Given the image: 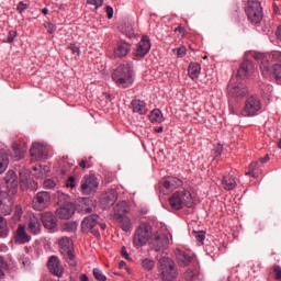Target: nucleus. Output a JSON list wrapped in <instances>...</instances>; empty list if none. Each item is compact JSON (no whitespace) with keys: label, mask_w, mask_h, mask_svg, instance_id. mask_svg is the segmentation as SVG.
Instances as JSON below:
<instances>
[{"label":"nucleus","mask_w":281,"mask_h":281,"mask_svg":"<svg viewBox=\"0 0 281 281\" xmlns=\"http://www.w3.org/2000/svg\"><path fill=\"white\" fill-rule=\"evenodd\" d=\"M112 80L117 85V87H122V89H128V87H133V68L130 64L120 65L112 74Z\"/></svg>","instance_id":"1"},{"label":"nucleus","mask_w":281,"mask_h":281,"mask_svg":"<svg viewBox=\"0 0 281 281\" xmlns=\"http://www.w3.org/2000/svg\"><path fill=\"white\" fill-rule=\"evenodd\" d=\"M169 205L171 210H183V207H192L194 205V200L192 199V193L189 190L182 189L176 191L169 198Z\"/></svg>","instance_id":"2"},{"label":"nucleus","mask_w":281,"mask_h":281,"mask_svg":"<svg viewBox=\"0 0 281 281\" xmlns=\"http://www.w3.org/2000/svg\"><path fill=\"white\" fill-rule=\"evenodd\" d=\"M153 226L148 222H140L133 235L134 247H144L153 238Z\"/></svg>","instance_id":"3"},{"label":"nucleus","mask_w":281,"mask_h":281,"mask_svg":"<svg viewBox=\"0 0 281 281\" xmlns=\"http://www.w3.org/2000/svg\"><path fill=\"white\" fill-rule=\"evenodd\" d=\"M158 273L161 281H172L177 278V266L175 261L168 257L159 259Z\"/></svg>","instance_id":"4"},{"label":"nucleus","mask_w":281,"mask_h":281,"mask_svg":"<svg viewBox=\"0 0 281 281\" xmlns=\"http://www.w3.org/2000/svg\"><path fill=\"white\" fill-rule=\"evenodd\" d=\"M245 14L247 15V19L250 21V23H260L265 16L260 1L248 0L245 5Z\"/></svg>","instance_id":"5"},{"label":"nucleus","mask_w":281,"mask_h":281,"mask_svg":"<svg viewBox=\"0 0 281 281\" xmlns=\"http://www.w3.org/2000/svg\"><path fill=\"white\" fill-rule=\"evenodd\" d=\"M59 251L67 260L70 267H76L78 262L76 261V255L74 254V240L69 237H61L58 240Z\"/></svg>","instance_id":"6"},{"label":"nucleus","mask_w":281,"mask_h":281,"mask_svg":"<svg viewBox=\"0 0 281 281\" xmlns=\"http://www.w3.org/2000/svg\"><path fill=\"white\" fill-rule=\"evenodd\" d=\"M98 188H100V180L93 175H86L80 182V192L85 196H91V194H95L98 192Z\"/></svg>","instance_id":"7"},{"label":"nucleus","mask_w":281,"mask_h":281,"mask_svg":"<svg viewBox=\"0 0 281 281\" xmlns=\"http://www.w3.org/2000/svg\"><path fill=\"white\" fill-rule=\"evenodd\" d=\"M183 186V181L177 177L169 176L167 178H164L158 183V190L160 194H170V192H173V190H177V188H181Z\"/></svg>","instance_id":"8"},{"label":"nucleus","mask_w":281,"mask_h":281,"mask_svg":"<svg viewBox=\"0 0 281 281\" xmlns=\"http://www.w3.org/2000/svg\"><path fill=\"white\" fill-rule=\"evenodd\" d=\"M100 216L98 214H91L81 222V232H91L95 238H100V231H98Z\"/></svg>","instance_id":"9"},{"label":"nucleus","mask_w":281,"mask_h":281,"mask_svg":"<svg viewBox=\"0 0 281 281\" xmlns=\"http://www.w3.org/2000/svg\"><path fill=\"white\" fill-rule=\"evenodd\" d=\"M260 70L263 78H274L277 81H281V65L274 64L271 67L269 60L261 61Z\"/></svg>","instance_id":"10"},{"label":"nucleus","mask_w":281,"mask_h":281,"mask_svg":"<svg viewBox=\"0 0 281 281\" xmlns=\"http://www.w3.org/2000/svg\"><path fill=\"white\" fill-rule=\"evenodd\" d=\"M52 203V193L47 191H40L33 199V210L37 212H43V210H47Z\"/></svg>","instance_id":"11"},{"label":"nucleus","mask_w":281,"mask_h":281,"mask_svg":"<svg viewBox=\"0 0 281 281\" xmlns=\"http://www.w3.org/2000/svg\"><path fill=\"white\" fill-rule=\"evenodd\" d=\"M262 109V103L260 102V98L256 95H251L246 100L243 115L244 117H254V115H258V111Z\"/></svg>","instance_id":"12"},{"label":"nucleus","mask_w":281,"mask_h":281,"mask_svg":"<svg viewBox=\"0 0 281 281\" xmlns=\"http://www.w3.org/2000/svg\"><path fill=\"white\" fill-rule=\"evenodd\" d=\"M149 245L155 251H164V249H168L170 239L166 236V234L156 232L153 234Z\"/></svg>","instance_id":"13"},{"label":"nucleus","mask_w":281,"mask_h":281,"mask_svg":"<svg viewBox=\"0 0 281 281\" xmlns=\"http://www.w3.org/2000/svg\"><path fill=\"white\" fill-rule=\"evenodd\" d=\"M148 52H150V37L144 35L139 43L136 45L133 55L136 58H144Z\"/></svg>","instance_id":"14"},{"label":"nucleus","mask_w":281,"mask_h":281,"mask_svg":"<svg viewBox=\"0 0 281 281\" xmlns=\"http://www.w3.org/2000/svg\"><path fill=\"white\" fill-rule=\"evenodd\" d=\"M254 71H256L254 61L246 59L239 66V69L237 70V76L238 78H241V80H245L246 78H250V76L254 75Z\"/></svg>","instance_id":"15"},{"label":"nucleus","mask_w":281,"mask_h":281,"mask_svg":"<svg viewBox=\"0 0 281 281\" xmlns=\"http://www.w3.org/2000/svg\"><path fill=\"white\" fill-rule=\"evenodd\" d=\"M228 95L232 98H245L247 93H249V89H247L246 85L239 83H228Z\"/></svg>","instance_id":"16"},{"label":"nucleus","mask_w":281,"mask_h":281,"mask_svg":"<svg viewBox=\"0 0 281 281\" xmlns=\"http://www.w3.org/2000/svg\"><path fill=\"white\" fill-rule=\"evenodd\" d=\"M47 267L49 272L57 278H63V266H60V259L57 256H50L47 262Z\"/></svg>","instance_id":"17"},{"label":"nucleus","mask_w":281,"mask_h":281,"mask_svg":"<svg viewBox=\"0 0 281 281\" xmlns=\"http://www.w3.org/2000/svg\"><path fill=\"white\" fill-rule=\"evenodd\" d=\"M4 179L7 188L9 190V194H16V190L19 188V177L16 176V172H14L13 170H9Z\"/></svg>","instance_id":"18"},{"label":"nucleus","mask_w":281,"mask_h":281,"mask_svg":"<svg viewBox=\"0 0 281 281\" xmlns=\"http://www.w3.org/2000/svg\"><path fill=\"white\" fill-rule=\"evenodd\" d=\"M55 214L58 216V218L69 221V218L76 214V206H74V203H67L64 206L57 209Z\"/></svg>","instance_id":"19"},{"label":"nucleus","mask_w":281,"mask_h":281,"mask_svg":"<svg viewBox=\"0 0 281 281\" xmlns=\"http://www.w3.org/2000/svg\"><path fill=\"white\" fill-rule=\"evenodd\" d=\"M30 240H32V236L25 231V225L20 224L14 232V241L16 245H25L26 243H30Z\"/></svg>","instance_id":"20"},{"label":"nucleus","mask_w":281,"mask_h":281,"mask_svg":"<svg viewBox=\"0 0 281 281\" xmlns=\"http://www.w3.org/2000/svg\"><path fill=\"white\" fill-rule=\"evenodd\" d=\"M128 54H131V44L124 41L117 42L113 50L114 58H126Z\"/></svg>","instance_id":"21"},{"label":"nucleus","mask_w":281,"mask_h":281,"mask_svg":"<svg viewBox=\"0 0 281 281\" xmlns=\"http://www.w3.org/2000/svg\"><path fill=\"white\" fill-rule=\"evenodd\" d=\"M41 221L45 229H56V227H58V220H56V215H54L52 212L43 213Z\"/></svg>","instance_id":"22"},{"label":"nucleus","mask_w":281,"mask_h":281,"mask_svg":"<svg viewBox=\"0 0 281 281\" xmlns=\"http://www.w3.org/2000/svg\"><path fill=\"white\" fill-rule=\"evenodd\" d=\"M117 195L115 192H106L101 195L100 203L103 210H109L112 205H115Z\"/></svg>","instance_id":"23"},{"label":"nucleus","mask_w":281,"mask_h":281,"mask_svg":"<svg viewBox=\"0 0 281 281\" xmlns=\"http://www.w3.org/2000/svg\"><path fill=\"white\" fill-rule=\"evenodd\" d=\"M27 229L30 234H33V236H38V234H41V229H43L41 220L34 215H31L27 223Z\"/></svg>","instance_id":"24"},{"label":"nucleus","mask_w":281,"mask_h":281,"mask_svg":"<svg viewBox=\"0 0 281 281\" xmlns=\"http://www.w3.org/2000/svg\"><path fill=\"white\" fill-rule=\"evenodd\" d=\"M131 109L133 113H137V115H146V113H148V108L146 105V102L139 99L132 100Z\"/></svg>","instance_id":"25"},{"label":"nucleus","mask_w":281,"mask_h":281,"mask_svg":"<svg viewBox=\"0 0 281 281\" xmlns=\"http://www.w3.org/2000/svg\"><path fill=\"white\" fill-rule=\"evenodd\" d=\"M30 155L33 159H45V147L38 143H34L30 149Z\"/></svg>","instance_id":"26"},{"label":"nucleus","mask_w":281,"mask_h":281,"mask_svg":"<svg viewBox=\"0 0 281 281\" xmlns=\"http://www.w3.org/2000/svg\"><path fill=\"white\" fill-rule=\"evenodd\" d=\"M128 212H131V205L126 201H121L114 206L113 218L125 216L124 214H128Z\"/></svg>","instance_id":"27"},{"label":"nucleus","mask_w":281,"mask_h":281,"mask_svg":"<svg viewBox=\"0 0 281 281\" xmlns=\"http://www.w3.org/2000/svg\"><path fill=\"white\" fill-rule=\"evenodd\" d=\"M113 218L120 225L121 229H123V232H131V229H133V224H131V217L123 215Z\"/></svg>","instance_id":"28"},{"label":"nucleus","mask_w":281,"mask_h":281,"mask_svg":"<svg viewBox=\"0 0 281 281\" xmlns=\"http://www.w3.org/2000/svg\"><path fill=\"white\" fill-rule=\"evenodd\" d=\"M176 256L179 265L182 267H189V265L192 262V256L186 252V250H177Z\"/></svg>","instance_id":"29"},{"label":"nucleus","mask_w":281,"mask_h":281,"mask_svg":"<svg viewBox=\"0 0 281 281\" xmlns=\"http://www.w3.org/2000/svg\"><path fill=\"white\" fill-rule=\"evenodd\" d=\"M188 74L192 80H196L201 75V64L191 63L188 67Z\"/></svg>","instance_id":"30"},{"label":"nucleus","mask_w":281,"mask_h":281,"mask_svg":"<svg viewBox=\"0 0 281 281\" xmlns=\"http://www.w3.org/2000/svg\"><path fill=\"white\" fill-rule=\"evenodd\" d=\"M10 158H8V151L0 149V175H3L8 170Z\"/></svg>","instance_id":"31"},{"label":"nucleus","mask_w":281,"mask_h":281,"mask_svg":"<svg viewBox=\"0 0 281 281\" xmlns=\"http://www.w3.org/2000/svg\"><path fill=\"white\" fill-rule=\"evenodd\" d=\"M222 186L224 190H235L236 189V179L232 176H224L222 179Z\"/></svg>","instance_id":"32"},{"label":"nucleus","mask_w":281,"mask_h":281,"mask_svg":"<svg viewBox=\"0 0 281 281\" xmlns=\"http://www.w3.org/2000/svg\"><path fill=\"white\" fill-rule=\"evenodd\" d=\"M148 117H149V121H150L153 124H155V123L161 124V122H164V113H161V110H159V109L153 110V111L149 113Z\"/></svg>","instance_id":"33"},{"label":"nucleus","mask_w":281,"mask_h":281,"mask_svg":"<svg viewBox=\"0 0 281 281\" xmlns=\"http://www.w3.org/2000/svg\"><path fill=\"white\" fill-rule=\"evenodd\" d=\"M121 32L125 34L127 38H133V36H135V26L133 23L127 22L121 26Z\"/></svg>","instance_id":"34"},{"label":"nucleus","mask_w":281,"mask_h":281,"mask_svg":"<svg viewBox=\"0 0 281 281\" xmlns=\"http://www.w3.org/2000/svg\"><path fill=\"white\" fill-rule=\"evenodd\" d=\"M8 234H10V229L8 228V222L5 218L0 217V238H8Z\"/></svg>","instance_id":"35"},{"label":"nucleus","mask_w":281,"mask_h":281,"mask_svg":"<svg viewBox=\"0 0 281 281\" xmlns=\"http://www.w3.org/2000/svg\"><path fill=\"white\" fill-rule=\"evenodd\" d=\"M78 229V223L76 222H68L63 225V232H68L69 234H76Z\"/></svg>","instance_id":"36"},{"label":"nucleus","mask_w":281,"mask_h":281,"mask_svg":"<svg viewBox=\"0 0 281 281\" xmlns=\"http://www.w3.org/2000/svg\"><path fill=\"white\" fill-rule=\"evenodd\" d=\"M13 153H14V158L16 161L20 159H23L25 157V149L21 148L19 145H13Z\"/></svg>","instance_id":"37"},{"label":"nucleus","mask_w":281,"mask_h":281,"mask_svg":"<svg viewBox=\"0 0 281 281\" xmlns=\"http://www.w3.org/2000/svg\"><path fill=\"white\" fill-rule=\"evenodd\" d=\"M82 205H90V206H82L83 212H87V214H90V212H93V201L89 198L83 199Z\"/></svg>","instance_id":"38"},{"label":"nucleus","mask_w":281,"mask_h":281,"mask_svg":"<svg viewBox=\"0 0 281 281\" xmlns=\"http://www.w3.org/2000/svg\"><path fill=\"white\" fill-rule=\"evenodd\" d=\"M258 162H251L248 167V171L246 172V175L256 179L258 177V173L256 172Z\"/></svg>","instance_id":"39"},{"label":"nucleus","mask_w":281,"mask_h":281,"mask_svg":"<svg viewBox=\"0 0 281 281\" xmlns=\"http://www.w3.org/2000/svg\"><path fill=\"white\" fill-rule=\"evenodd\" d=\"M142 266L145 271H153V269H155V261L150 259H144Z\"/></svg>","instance_id":"40"},{"label":"nucleus","mask_w":281,"mask_h":281,"mask_svg":"<svg viewBox=\"0 0 281 281\" xmlns=\"http://www.w3.org/2000/svg\"><path fill=\"white\" fill-rule=\"evenodd\" d=\"M93 278L98 281H106V276H104V273H102V270L98 268L93 269Z\"/></svg>","instance_id":"41"},{"label":"nucleus","mask_w":281,"mask_h":281,"mask_svg":"<svg viewBox=\"0 0 281 281\" xmlns=\"http://www.w3.org/2000/svg\"><path fill=\"white\" fill-rule=\"evenodd\" d=\"M76 186H78L76 176H69V178L66 180V188H76Z\"/></svg>","instance_id":"42"},{"label":"nucleus","mask_w":281,"mask_h":281,"mask_svg":"<svg viewBox=\"0 0 281 281\" xmlns=\"http://www.w3.org/2000/svg\"><path fill=\"white\" fill-rule=\"evenodd\" d=\"M16 10L18 12H20V14H23V12L25 10H30V3H25L23 1L19 2V4L16 5Z\"/></svg>","instance_id":"43"},{"label":"nucleus","mask_w":281,"mask_h":281,"mask_svg":"<svg viewBox=\"0 0 281 281\" xmlns=\"http://www.w3.org/2000/svg\"><path fill=\"white\" fill-rule=\"evenodd\" d=\"M45 190H54L56 188V182L52 179H47L43 183Z\"/></svg>","instance_id":"44"},{"label":"nucleus","mask_w":281,"mask_h":281,"mask_svg":"<svg viewBox=\"0 0 281 281\" xmlns=\"http://www.w3.org/2000/svg\"><path fill=\"white\" fill-rule=\"evenodd\" d=\"M87 3L89 5H94L95 10H98V8H102V5H104V0H87Z\"/></svg>","instance_id":"45"},{"label":"nucleus","mask_w":281,"mask_h":281,"mask_svg":"<svg viewBox=\"0 0 281 281\" xmlns=\"http://www.w3.org/2000/svg\"><path fill=\"white\" fill-rule=\"evenodd\" d=\"M194 236L198 243H201L203 245V240H205V232L200 231V232H194Z\"/></svg>","instance_id":"46"},{"label":"nucleus","mask_w":281,"mask_h":281,"mask_svg":"<svg viewBox=\"0 0 281 281\" xmlns=\"http://www.w3.org/2000/svg\"><path fill=\"white\" fill-rule=\"evenodd\" d=\"M270 58H272V60H274V63H279L281 65V52L273 50L270 54Z\"/></svg>","instance_id":"47"},{"label":"nucleus","mask_w":281,"mask_h":281,"mask_svg":"<svg viewBox=\"0 0 281 281\" xmlns=\"http://www.w3.org/2000/svg\"><path fill=\"white\" fill-rule=\"evenodd\" d=\"M44 27L47 30L48 34H54V32H56V24H53L52 22L44 23Z\"/></svg>","instance_id":"48"},{"label":"nucleus","mask_w":281,"mask_h":281,"mask_svg":"<svg viewBox=\"0 0 281 281\" xmlns=\"http://www.w3.org/2000/svg\"><path fill=\"white\" fill-rule=\"evenodd\" d=\"M16 36H19V33H16V31H9L7 43H14V38H16Z\"/></svg>","instance_id":"49"},{"label":"nucleus","mask_w":281,"mask_h":281,"mask_svg":"<svg viewBox=\"0 0 281 281\" xmlns=\"http://www.w3.org/2000/svg\"><path fill=\"white\" fill-rule=\"evenodd\" d=\"M68 49H70L72 54H77L78 56H80V47L78 45L69 44Z\"/></svg>","instance_id":"50"},{"label":"nucleus","mask_w":281,"mask_h":281,"mask_svg":"<svg viewBox=\"0 0 281 281\" xmlns=\"http://www.w3.org/2000/svg\"><path fill=\"white\" fill-rule=\"evenodd\" d=\"M273 272H274V280L281 281V267L274 266Z\"/></svg>","instance_id":"51"},{"label":"nucleus","mask_w":281,"mask_h":281,"mask_svg":"<svg viewBox=\"0 0 281 281\" xmlns=\"http://www.w3.org/2000/svg\"><path fill=\"white\" fill-rule=\"evenodd\" d=\"M121 256L122 258H124L125 260H131V256L128 255V250H126V246H123L121 248Z\"/></svg>","instance_id":"52"},{"label":"nucleus","mask_w":281,"mask_h":281,"mask_svg":"<svg viewBox=\"0 0 281 281\" xmlns=\"http://www.w3.org/2000/svg\"><path fill=\"white\" fill-rule=\"evenodd\" d=\"M221 155H223V146L218 145V146L214 149V157H221Z\"/></svg>","instance_id":"53"},{"label":"nucleus","mask_w":281,"mask_h":281,"mask_svg":"<svg viewBox=\"0 0 281 281\" xmlns=\"http://www.w3.org/2000/svg\"><path fill=\"white\" fill-rule=\"evenodd\" d=\"M252 58L255 60H265V54H262V53H254L252 54Z\"/></svg>","instance_id":"54"},{"label":"nucleus","mask_w":281,"mask_h":281,"mask_svg":"<svg viewBox=\"0 0 281 281\" xmlns=\"http://www.w3.org/2000/svg\"><path fill=\"white\" fill-rule=\"evenodd\" d=\"M79 166L85 170V168H91V162L87 161V160H81L79 162Z\"/></svg>","instance_id":"55"},{"label":"nucleus","mask_w":281,"mask_h":281,"mask_svg":"<svg viewBox=\"0 0 281 281\" xmlns=\"http://www.w3.org/2000/svg\"><path fill=\"white\" fill-rule=\"evenodd\" d=\"M186 52H187L186 47H179V48H177V54H178V56H180L181 58H183V56H186Z\"/></svg>","instance_id":"56"},{"label":"nucleus","mask_w":281,"mask_h":281,"mask_svg":"<svg viewBox=\"0 0 281 281\" xmlns=\"http://www.w3.org/2000/svg\"><path fill=\"white\" fill-rule=\"evenodd\" d=\"M0 269H8V262H5V259L0 256Z\"/></svg>","instance_id":"57"},{"label":"nucleus","mask_w":281,"mask_h":281,"mask_svg":"<svg viewBox=\"0 0 281 281\" xmlns=\"http://www.w3.org/2000/svg\"><path fill=\"white\" fill-rule=\"evenodd\" d=\"M175 33L176 34H184L186 29L183 26L179 25L178 27L175 29Z\"/></svg>","instance_id":"58"},{"label":"nucleus","mask_w":281,"mask_h":281,"mask_svg":"<svg viewBox=\"0 0 281 281\" xmlns=\"http://www.w3.org/2000/svg\"><path fill=\"white\" fill-rule=\"evenodd\" d=\"M108 19H113V8L106 7Z\"/></svg>","instance_id":"59"},{"label":"nucleus","mask_w":281,"mask_h":281,"mask_svg":"<svg viewBox=\"0 0 281 281\" xmlns=\"http://www.w3.org/2000/svg\"><path fill=\"white\" fill-rule=\"evenodd\" d=\"M272 12H273V14H281L280 13V7H278L277 3L272 4Z\"/></svg>","instance_id":"60"},{"label":"nucleus","mask_w":281,"mask_h":281,"mask_svg":"<svg viewBox=\"0 0 281 281\" xmlns=\"http://www.w3.org/2000/svg\"><path fill=\"white\" fill-rule=\"evenodd\" d=\"M270 157L269 154H267L265 157L259 159V164H267V161H269Z\"/></svg>","instance_id":"61"},{"label":"nucleus","mask_w":281,"mask_h":281,"mask_svg":"<svg viewBox=\"0 0 281 281\" xmlns=\"http://www.w3.org/2000/svg\"><path fill=\"white\" fill-rule=\"evenodd\" d=\"M100 229H102V231L106 229V224L99 222L98 232H100Z\"/></svg>","instance_id":"62"},{"label":"nucleus","mask_w":281,"mask_h":281,"mask_svg":"<svg viewBox=\"0 0 281 281\" xmlns=\"http://www.w3.org/2000/svg\"><path fill=\"white\" fill-rule=\"evenodd\" d=\"M80 281H89V277L87 274H81Z\"/></svg>","instance_id":"63"},{"label":"nucleus","mask_w":281,"mask_h":281,"mask_svg":"<svg viewBox=\"0 0 281 281\" xmlns=\"http://www.w3.org/2000/svg\"><path fill=\"white\" fill-rule=\"evenodd\" d=\"M155 133H164V126H160L155 130Z\"/></svg>","instance_id":"64"}]
</instances>
